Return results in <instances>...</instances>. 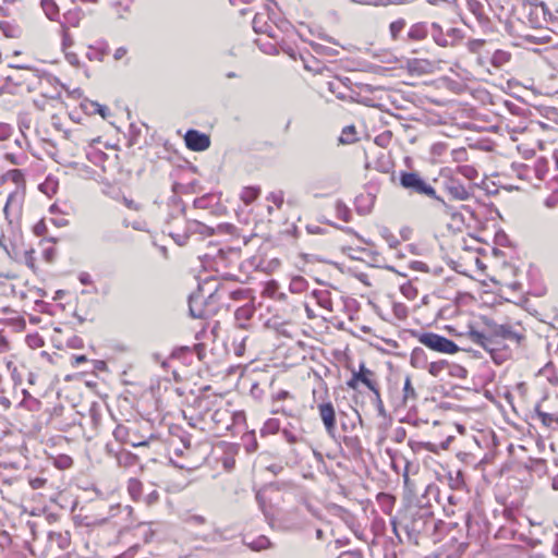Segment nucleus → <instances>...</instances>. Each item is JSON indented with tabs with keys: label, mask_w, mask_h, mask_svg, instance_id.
Masks as SVG:
<instances>
[{
	"label": "nucleus",
	"mask_w": 558,
	"mask_h": 558,
	"mask_svg": "<svg viewBox=\"0 0 558 558\" xmlns=\"http://www.w3.org/2000/svg\"><path fill=\"white\" fill-rule=\"evenodd\" d=\"M434 447H435V446H434V445H432V444H427V445L425 446V448H426L427 450H429V451H435V448H434Z\"/></svg>",
	"instance_id": "obj_30"
},
{
	"label": "nucleus",
	"mask_w": 558,
	"mask_h": 558,
	"mask_svg": "<svg viewBox=\"0 0 558 558\" xmlns=\"http://www.w3.org/2000/svg\"><path fill=\"white\" fill-rule=\"evenodd\" d=\"M355 134L356 132L354 126H347L342 132L340 141L342 143H351L354 141Z\"/></svg>",
	"instance_id": "obj_17"
},
{
	"label": "nucleus",
	"mask_w": 558,
	"mask_h": 558,
	"mask_svg": "<svg viewBox=\"0 0 558 558\" xmlns=\"http://www.w3.org/2000/svg\"><path fill=\"white\" fill-rule=\"evenodd\" d=\"M549 158L550 155L546 153V155L539 156L534 166L535 174L538 180H544L549 172Z\"/></svg>",
	"instance_id": "obj_10"
},
{
	"label": "nucleus",
	"mask_w": 558,
	"mask_h": 558,
	"mask_svg": "<svg viewBox=\"0 0 558 558\" xmlns=\"http://www.w3.org/2000/svg\"><path fill=\"white\" fill-rule=\"evenodd\" d=\"M117 53H119V54H116V58H119L120 56H122V52H120V50H117Z\"/></svg>",
	"instance_id": "obj_34"
},
{
	"label": "nucleus",
	"mask_w": 558,
	"mask_h": 558,
	"mask_svg": "<svg viewBox=\"0 0 558 558\" xmlns=\"http://www.w3.org/2000/svg\"><path fill=\"white\" fill-rule=\"evenodd\" d=\"M510 477L507 476L504 478V472L500 474L499 481L495 484L496 488V499L502 504H506V499L509 495H511V490H517L519 488L518 480L512 478V483H509Z\"/></svg>",
	"instance_id": "obj_6"
},
{
	"label": "nucleus",
	"mask_w": 558,
	"mask_h": 558,
	"mask_svg": "<svg viewBox=\"0 0 558 558\" xmlns=\"http://www.w3.org/2000/svg\"><path fill=\"white\" fill-rule=\"evenodd\" d=\"M117 53H119V54H116V58H119L120 56H122V52H120V50H117Z\"/></svg>",
	"instance_id": "obj_35"
},
{
	"label": "nucleus",
	"mask_w": 558,
	"mask_h": 558,
	"mask_svg": "<svg viewBox=\"0 0 558 558\" xmlns=\"http://www.w3.org/2000/svg\"><path fill=\"white\" fill-rule=\"evenodd\" d=\"M493 253H494V255H495V256H498V255H499V250L494 248V250H493Z\"/></svg>",
	"instance_id": "obj_32"
},
{
	"label": "nucleus",
	"mask_w": 558,
	"mask_h": 558,
	"mask_svg": "<svg viewBox=\"0 0 558 558\" xmlns=\"http://www.w3.org/2000/svg\"><path fill=\"white\" fill-rule=\"evenodd\" d=\"M490 133L496 135L495 138L490 137V153H494L490 159L496 160L499 155H506L509 158L513 151H518L524 158H531L538 148L550 155V159L558 169V144L554 142L543 144L534 131L521 130L517 132L510 130L508 124L504 125L502 122H498L490 124Z\"/></svg>",
	"instance_id": "obj_1"
},
{
	"label": "nucleus",
	"mask_w": 558,
	"mask_h": 558,
	"mask_svg": "<svg viewBox=\"0 0 558 558\" xmlns=\"http://www.w3.org/2000/svg\"><path fill=\"white\" fill-rule=\"evenodd\" d=\"M86 356L85 355H76L74 356V364H81V363H84L86 362Z\"/></svg>",
	"instance_id": "obj_25"
},
{
	"label": "nucleus",
	"mask_w": 558,
	"mask_h": 558,
	"mask_svg": "<svg viewBox=\"0 0 558 558\" xmlns=\"http://www.w3.org/2000/svg\"><path fill=\"white\" fill-rule=\"evenodd\" d=\"M514 172H517V169L514 168V161H510L508 168H506L501 171L496 170V171L492 172L490 175L498 179V181L494 182V184H498L501 187L511 190V189H513V184L501 180V177H505V178L511 177V174Z\"/></svg>",
	"instance_id": "obj_9"
},
{
	"label": "nucleus",
	"mask_w": 558,
	"mask_h": 558,
	"mask_svg": "<svg viewBox=\"0 0 558 558\" xmlns=\"http://www.w3.org/2000/svg\"><path fill=\"white\" fill-rule=\"evenodd\" d=\"M403 28L402 22H393L390 25V31L393 37H397L398 33Z\"/></svg>",
	"instance_id": "obj_21"
},
{
	"label": "nucleus",
	"mask_w": 558,
	"mask_h": 558,
	"mask_svg": "<svg viewBox=\"0 0 558 558\" xmlns=\"http://www.w3.org/2000/svg\"><path fill=\"white\" fill-rule=\"evenodd\" d=\"M444 367L442 363H432L429 366V372L433 375H437L439 371H441Z\"/></svg>",
	"instance_id": "obj_23"
},
{
	"label": "nucleus",
	"mask_w": 558,
	"mask_h": 558,
	"mask_svg": "<svg viewBox=\"0 0 558 558\" xmlns=\"http://www.w3.org/2000/svg\"><path fill=\"white\" fill-rule=\"evenodd\" d=\"M506 4L510 10V14H506L505 23L511 29L515 28V23L531 28H538L543 21H545L542 7L523 0H507Z\"/></svg>",
	"instance_id": "obj_3"
},
{
	"label": "nucleus",
	"mask_w": 558,
	"mask_h": 558,
	"mask_svg": "<svg viewBox=\"0 0 558 558\" xmlns=\"http://www.w3.org/2000/svg\"><path fill=\"white\" fill-rule=\"evenodd\" d=\"M545 204H546V206H547V207H554V206H555V204H556V199H555V197H549V198H547V199H546V202H545Z\"/></svg>",
	"instance_id": "obj_27"
},
{
	"label": "nucleus",
	"mask_w": 558,
	"mask_h": 558,
	"mask_svg": "<svg viewBox=\"0 0 558 558\" xmlns=\"http://www.w3.org/2000/svg\"><path fill=\"white\" fill-rule=\"evenodd\" d=\"M537 417L541 420L543 425L550 427L554 424H558V412L548 413L541 409L539 405L536 407Z\"/></svg>",
	"instance_id": "obj_13"
},
{
	"label": "nucleus",
	"mask_w": 558,
	"mask_h": 558,
	"mask_svg": "<svg viewBox=\"0 0 558 558\" xmlns=\"http://www.w3.org/2000/svg\"><path fill=\"white\" fill-rule=\"evenodd\" d=\"M514 32L517 33L518 36H522V37H526V38L530 37L529 34H521L518 29H514Z\"/></svg>",
	"instance_id": "obj_31"
},
{
	"label": "nucleus",
	"mask_w": 558,
	"mask_h": 558,
	"mask_svg": "<svg viewBox=\"0 0 558 558\" xmlns=\"http://www.w3.org/2000/svg\"><path fill=\"white\" fill-rule=\"evenodd\" d=\"M495 243L497 245L508 246L510 244V240H509L508 235L505 232L498 231L495 234Z\"/></svg>",
	"instance_id": "obj_18"
},
{
	"label": "nucleus",
	"mask_w": 558,
	"mask_h": 558,
	"mask_svg": "<svg viewBox=\"0 0 558 558\" xmlns=\"http://www.w3.org/2000/svg\"><path fill=\"white\" fill-rule=\"evenodd\" d=\"M553 553L558 556V534L556 535L555 537V542H554V545H553Z\"/></svg>",
	"instance_id": "obj_26"
},
{
	"label": "nucleus",
	"mask_w": 558,
	"mask_h": 558,
	"mask_svg": "<svg viewBox=\"0 0 558 558\" xmlns=\"http://www.w3.org/2000/svg\"><path fill=\"white\" fill-rule=\"evenodd\" d=\"M511 60V53L504 49H496L492 57V64L496 68H502Z\"/></svg>",
	"instance_id": "obj_12"
},
{
	"label": "nucleus",
	"mask_w": 558,
	"mask_h": 558,
	"mask_svg": "<svg viewBox=\"0 0 558 558\" xmlns=\"http://www.w3.org/2000/svg\"><path fill=\"white\" fill-rule=\"evenodd\" d=\"M490 282L497 287L496 291L490 288V293H497L500 298L509 301L506 290L513 292L517 289L515 268L510 264H502L500 270H495V274L490 276Z\"/></svg>",
	"instance_id": "obj_4"
},
{
	"label": "nucleus",
	"mask_w": 558,
	"mask_h": 558,
	"mask_svg": "<svg viewBox=\"0 0 558 558\" xmlns=\"http://www.w3.org/2000/svg\"><path fill=\"white\" fill-rule=\"evenodd\" d=\"M320 417L328 432H332L336 425L335 410L331 403L319 405Z\"/></svg>",
	"instance_id": "obj_8"
},
{
	"label": "nucleus",
	"mask_w": 558,
	"mask_h": 558,
	"mask_svg": "<svg viewBox=\"0 0 558 558\" xmlns=\"http://www.w3.org/2000/svg\"><path fill=\"white\" fill-rule=\"evenodd\" d=\"M45 483H46V480L40 478V477L33 478L29 482L31 486L34 489H38V488L43 487L45 485Z\"/></svg>",
	"instance_id": "obj_22"
},
{
	"label": "nucleus",
	"mask_w": 558,
	"mask_h": 558,
	"mask_svg": "<svg viewBox=\"0 0 558 558\" xmlns=\"http://www.w3.org/2000/svg\"><path fill=\"white\" fill-rule=\"evenodd\" d=\"M258 195V191L254 187H248L243 192L242 198L245 203L254 201Z\"/></svg>",
	"instance_id": "obj_19"
},
{
	"label": "nucleus",
	"mask_w": 558,
	"mask_h": 558,
	"mask_svg": "<svg viewBox=\"0 0 558 558\" xmlns=\"http://www.w3.org/2000/svg\"><path fill=\"white\" fill-rule=\"evenodd\" d=\"M117 53H119V54H116V58H119L120 56H122V52H120V50H117Z\"/></svg>",
	"instance_id": "obj_33"
},
{
	"label": "nucleus",
	"mask_w": 558,
	"mask_h": 558,
	"mask_svg": "<svg viewBox=\"0 0 558 558\" xmlns=\"http://www.w3.org/2000/svg\"><path fill=\"white\" fill-rule=\"evenodd\" d=\"M417 340L426 348L446 354H456L459 347L451 340L434 332H424L418 335Z\"/></svg>",
	"instance_id": "obj_5"
},
{
	"label": "nucleus",
	"mask_w": 558,
	"mask_h": 558,
	"mask_svg": "<svg viewBox=\"0 0 558 558\" xmlns=\"http://www.w3.org/2000/svg\"><path fill=\"white\" fill-rule=\"evenodd\" d=\"M373 375L372 371L361 365L359 372L355 374V378H359V381L363 383L368 389L376 391L375 383L372 379Z\"/></svg>",
	"instance_id": "obj_11"
},
{
	"label": "nucleus",
	"mask_w": 558,
	"mask_h": 558,
	"mask_svg": "<svg viewBox=\"0 0 558 558\" xmlns=\"http://www.w3.org/2000/svg\"><path fill=\"white\" fill-rule=\"evenodd\" d=\"M493 310H494V313H495V314H497V313H498L497 307H495V306H494V307H493Z\"/></svg>",
	"instance_id": "obj_36"
},
{
	"label": "nucleus",
	"mask_w": 558,
	"mask_h": 558,
	"mask_svg": "<svg viewBox=\"0 0 558 558\" xmlns=\"http://www.w3.org/2000/svg\"><path fill=\"white\" fill-rule=\"evenodd\" d=\"M546 59L553 69L558 72V46H554L547 49Z\"/></svg>",
	"instance_id": "obj_16"
},
{
	"label": "nucleus",
	"mask_w": 558,
	"mask_h": 558,
	"mask_svg": "<svg viewBox=\"0 0 558 558\" xmlns=\"http://www.w3.org/2000/svg\"><path fill=\"white\" fill-rule=\"evenodd\" d=\"M548 380L554 386L558 385V376L557 375L548 376Z\"/></svg>",
	"instance_id": "obj_28"
},
{
	"label": "nucleus",
	"mask_w": 558,
	"mask_h": 558,
	"mask_svg": "<svg viewBox=\"0 0 558 558\" xmlns=\"http://www.w3.org/2000/svg\"><path fill=\"white\" fill-rule=\"evenodd\" d=\"M90 106L94 108V112L100 114L104 119L107 118V108L100 104L92 102Z\"/></svg>",
	"instance_id": "obj_20"
},
{
	"label": "nucleus",
	"mask_w": 558,
	"mask_h": 558,
	"mask_svg": "<svg viewBox=\"0 0 558 558\" xmlns=\"http://www.w3.org/2000/svg\"><path fill=\"white\" fill-rule=\"evenodd\" d=\"M553 371V367L547 364L543 369H542V374H547V373H550Z\"/></svg>",
	"instance_id": "obj_29"
},
{
	"label": "nucleus",
	"mask_w": 558,
	"mask_h": 558,
	"mask_svg": "<svg viewBox=\"0 0 558 558\" xmlns=\"http://www.w3.org/2000/svg\"><path fill=\"white\" fill-rule=\"evenodd\" d=\"M359 378H355V374L353 375L352 379L348 383V386L352 389H356L357 387Z\"/></svg>",
	"instance_id": "obj_24"
},
{
	"label": "nucleus",
	"mask_w": 558,
	"mask_h": 558,
	"mask_svg": "<svg viewBox=\"0 0 558 558\" xmlns=\"http://www.w3.org/2000/svg\"><path fill=\"white\" fill-rule=\"evenodd\" d=\"M53 464L59 470H68L73 465V459L68 454H59L53 458Z\"/></svg>",
	"instance_id": "obj_14"
},
{
	"label": "nucleus",
	"mask_w": 558,
	"mask_h": 558,
	"mask_svg": "<svg viewBox=\"0 0 558 558\" xmlns=\"http://www.w3.org/2000/svg\"><path fill=\"white\" fill-rule=\"evenodd\" d=\"M524 338L520 324L490 322V357L496 364H502L511 357V344L518 347Z\"/></svg>",
	"instance_id": "obj_2"
},
{
	"label": "nucleus",
	"mask_w": 558,
	"mask_h": 558,
	"mask_svg": "<svg viewBox=\"0 0 558 558\" xmlns=\"http://www.w3.org/2000/svg\"><path fill=\"white\" fill-rule=\"evenodd\" d=\"M186 146L192 150H205L209 147L210 141L206 134L197 131H189L185 135Z\"/></svg>",
	"instance_id": "obj_7"
},
{
	"label": "nucleus",
	"mask_w": 558,
	"mask_h": 558,
	"mask_svg": "<svg viewBox=\"0 0 558 558\" xmlns=\"http://www.w3.org/2000/svg\"><path fill=\"white\" fill-rule=\"evenodd\" d=\"M401 183L405 187H420L422 182L420 178L414 173H404L401 177Z\"/></svg>",
	"instance_id": "obj_15"
}]
</instances>
